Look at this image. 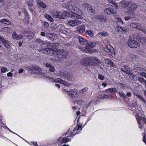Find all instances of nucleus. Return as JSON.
<instances>
[{"instance_id": "nucleus-1", "label": "nucleus", "mask_w": 146, "mask_h": 146, "mask_svg": "<svg viewBox=\"0 0 146 146\" xmlns=\"http://www.w3.org/2000/svg\"><path fill=\"white\" fill-rule=\"evenodd\" d=\"M72 3V1H69L66 3L65 4V7L67 9L73 13L71 14L70 17L74 19H81L82 16L77 14H80L81 11L78 8L73 6Z\"/></svg>"}, {"instance_id": "nucleus-2", "label": "nucleus", "mask_w": 146, "mask_h": 146, "mask_svg": "<svg viewBox=\"0 0 146 146\" xmlns=\"http://www.w3.org/2000/svg\"><path fill=\"white\" fill-rule=\"evenodd\" d=\"M68 55V52L64 51L63 49L59 50L52 52V55L55 56V57L54 58H52L51 60L53 63L58 62L66 58Z\"/></svg>"}, {"instance_id": "nucleus-3", "label": "nucleus", "mask_w": 146, "mask_h": 146, "mask_svg": "<svg viewBox=\"0 0 146 146\" xmlns=\"http://www.w3.org/2000/svg\"><path fill=\"white\" fill-rule=\"evenodd\" d=\"M127 44L130 48H135L139 47L140 46V44L135 40H133L131 38L129 39Z\"/></svg>"}, {"instance_id": "nucleus-4", "label": "nucleus", "mask_w": 146, "mask_h": 146, "mask_svg": "<svg viewBox=\"0 0 146 146\" xmlns=\"http://www.w3.org/2000/svg\"><path fill=\"white\" fill-rule=\"evenodd\" d=\"M131 27L140 30L146 34V29L141 27V24L139 23H132L130 24Z\"/></svg>"}, {"instance_id": "nucleus-5", "label": "nucleus", "mask_w": 146, "mask_h": 146, "mask_svg": "<svg viewBox=\"0 0 146 146\" xmlns=\"http://www.w3.org/2000/svg\"><path fill=\"white\" fill-rule=\"evenodd\" d=\"M136 117L137 121L139 127L141 129H142L143 126L144 124L141 123V122L143 121L146 125V118L137 115Z\"/></svg>"}, {"instance_id": "nucleus-6", "label": "nucleus", "mask_w": 146, "mask_h": 146, "mask_svg": "<svg viewBox=\"0 0 146 146\" xmlns=\"http://www.w3.org/2000/svg\"><path fill=\"white\" fill-rule=\"evenodd\" d=\"M38 50L39 52L43 51L44 53L45 54H49L50 53V55H51L52 54V52H56L54 49L53 50V49L50 48H48L45 49L43 48H41Z\"/></svg>"}, {"instance_id": "nucleus-7", "label": "nucleus", "mask_w": 146, "mask_h": 146, "mask_svg": "<svg viewBox=\"0 0 146 146\" xmlns=\"http://www.w3.org/2000/svg\"><path fill=\"white\" fill-rule=\"evenodd\" d=\"M93 18L95 20H100L101 21L106 22L107 21L106 17L103 15H95L93 17Z\"/></svg>"}, {"instance_id": "nucleus-8", "label": "nucleus", "mask_w": 146, "mask_h": 146, "mask_svg": "<svg viewBox=\"0 0 146 146\" xmlns=\"http://www.w3.org/2000/svg\"><path fill=\"white\" fill-rule=\"evenodd\" d=\"M76 19V20H70L68 22V24L70 26L74 27L81 23L82 22L81 21Z\"/></svg>"}, {"instance_id": "nucleus-9", "label": "nucleus", "mask_w": 146, "mask_h": 146, "mask_svg": "<svg viewBox=\"0 0 146 146\" xmlns=\"http://www.w3.org/2000/svg\"><path fill=\"white\" fill-rule=\"evenodd\" d=\"M90 64L91 63L92 65L96 66L100 64L101 63L99 59L96 58L90 57Z\"/></svg>"}, {"instance_id": "nucleus-10", "label": "nucleus", "mask_w": 146, "mask_h": 146, "mask_svg": "<svg viewBox=\"0 0 146 146\" xmlns=\"http://www.w3.org/2000/svg\"><path fill=\"white\" fill-rule=\"evenodd\" d=\"M90 57H85L81 60V64L85 66H90Z\"/></svg>"}, {"instance_id": "nucleus-11", "label": "nucleus", "mask_w": 146, "mask_h": 146, "mask_svg": "<svg viewBox=\"0 0 146 146\" xmlns=\"http://www.w3.org/2000/svg\"><path fill=\"white\" fill-rule=\"evenodd\" d=\"M85 30V27L84 25L78 26L76 27V31L80 33H83Z\"/></svg>"}, {"instance_id": "nucleus-12", "label": "nucleus", "mask_w": 146, "mask_h": 146, "mask_svg": "<svg viewBox=\"0 0 146 146\" xmlns=\"http://www.w3.org/2000/svg\"><path fill=\"white\" fill-rule=\"evenodd\" d=\"M139 5L136 3L130 1L129 9L133 10H134L136 9L138 7Z\"/></svg>"}, {"instance_id": "nucleus-13", "label": "nucleus", "mask_w": 146, "mask_h": 146, "mask_svg": "<svg viewBox=\"0 0 146 146\" xmlns=\"http://www.w3.org/2000/svg\"><path fill=\"white\" fill-rule=\"evenodd\" d=\"M82 7L84 8H87L88 11L91 13L94 14L95 13L94 11L93 10L91 6L88 4L86 3H84L82 4Z\"/></svg>"}, {"instance_id": "nucleus-14", "label": "nucleus", "mask_w": 146, "mask_h": 146, "mask_svg": "<svg viewBox=\"0 0 146 146\" xmlns=\"http://www.w3.org/2000/svg\"><path fill=\"white\" fill-rule=\"evenodd\" d=\"M80 130V131H81L82 130V129L81 128V127L80 126H76L75 127L74 129H73V130L72 131L71 130V129H69V131H71V132L70 133V134L69 135H67L66 136L67 137H69V136H70V137H71V136H73V132L75 131L76 130H77V134H78V133H79V132H78H78H79V130Z\"/></svg>"}, {"instance_id": "nucleus-15", "label": "nucleus", "mask_w": 146, "mask_h": 146, "mask_svg": "<svg viewBox=\"0 0 146 146\" xmlns=\"http://www.w3.org/2000/svg\"><path fill=\"white\" fill-rule=\"evenodd\" d=\"M25 36L27 37L29 39H31L34 36V33L29 31H24L23 33Z\"/></svg>"}, {"instance_id": "nucleus-16", "label": "nucleus", "mask_w": 146, "mask_h": 146, "mask_svg": "<svg viewBox=\"0 0 146 146\" xmlns=\"http://www.w3.org/2000/svg\"><path fill=\"white\" fill-rule=\"evenodd\" d=\"M77 38L79 43L82 45H85L87 44L88 42L85 38L80 36H78Z\"/></svg>"}, {"instance_id": "nucleus-17", "label": "nucleus", "mask_w": 146, "mask_h": 146, "mask_svg": "<svg viewBox=\"0 0 146 146\" xmlns=\"http://www.w3.org/2000/svg\"><path fill=\"white\" fill-rule=\"evenodd\" d=\"M68 94L71 97L74 98L78 96V94L74 91H70L67 92Z\"/></svg>"}, {"instance_id": "nucleus-18", "label": "nucleus", "mask_w": 146, "mask_h": 146, "mask_svg": "<svg viewBox=\"0 0 146 146\" xmlns=\"http://www.w3.org/2000/svg\"><path fill=\"white\" fill-rule=\"evenodd\" d=\"M70 139L68 138H63L60 137L58 140V142L60 144H62L64 143H66L70 141Z\"/></svg>"}, {"instance_id": "nucleus-19", "label": "nucleus", "mask_w": 146, "mask_h": 146, "mask_svg": "<svg viewBox=\"0 0 146 146\" xmlns=\"http://www.w3.org/2000/svg\"><path fill=\"white\" fill-rule=\"evenodd\" d=\"M12 36L13 38L17 40H19L23 38V36L22 35H18L15 32H14L12 34Z\"/></svg>"}, {"instance_id": "nucleus-20", "label": "nucleus", "mask_w": 146, "mask_h": 146, "mask_svg": "<svg viewBox=\"0 0 146 146\" xmlns=\"http://www.w3.org/2000/svg\"><path fill=\"white\" fill-rule=\"evenodd\" d=\"M117 90L114 88H108L105 90V92L110 94H114L117 92Z\"/></svg>"}, {"instance_id": "nucleus-21", "label": "nucleus", "mask_w": 146, "mask_h": 146, "mask_svg": "<svg viewBox=\"0 0 146 146\" xmlns=\"http://www.w3.org/2000/svg\"><path fill=\"white\" fill-rule=\"evenodd\" d=\"M46 36L49 37L50 40L55 39L57 38V35L55 33H47Z\"/></svg>"}, {"instance_id": "nucleus-22", "label": "nucleus", "mask_w": 146, "mask_h": 146, "mask_svg": "<svg viewBox=\"0 0 146 146\" xmlns=\"http://www.w3.org/2000/svg\"><path fill=\"white\" fill-rule=\"evenodd\" d=\"M104 12L106 13L109 15L116 13L113 10V9L111 8H106L105 9Z\"/></svg>"}, {"instance_id": "nucleus-23", "label": "nucleus", "mask_w": 146, "mask_h": 146, "mask_svg": "<svg viewBox=\"0 0 146 146\" xmlns=\"http://www.w3.org/2000/svg\"><path fill=\"white\" fill-rule=\"evenodd\" d=\"M59 74L60 76L62 77L64 79H66L68 75L69 74V72L65 71L62 70L59 72Z\"/></svg>"}, {"instance_id": "nucleus-24", "label": "nucleus", "mask_w": 146, "mask_h": 146, "mask_svg": "<svg viewBox=\"0 0 146 146\" xmlns=\"http://www.w3.org/2000/svg\"><path fill=\"white\" fill-rule=\"evenodd\" d=\"M51 45V43L48 42L44 41L43 43L41 44V48L45 49L50 47Z\"/></svg>"}, {"instance_id": "nucleus-25", "label": "nucleus", "mask_w": 146, "mask_h": 146, "mask_svg": "<svg viewBox=\"0 0 146 146\" xmlns=\"http://www.w3.org/2000/svg\"><path fill=\"white\" fill-rule=\"evenodd\" d=\"M120 70L122 71L125 73L127 74H129V72H130V69L127 65H125L123 68H121Z\"/></svg>"}, {"instance_id": "nucleus-26", "label": "nucleus", "mask_w": 146, "mask_h": 146, "mask_svg": "<svg viewBox=\"0 0 146 146\" xmlns=\"http://www.w3.org/2000/svg\"><path fill=\"white\" fill-rule=\"evenodd\" d=\"M136 39L141 43H143L144 42L146 43V38L144 37H140L139 36L137 35L136 37Z\"/></svg>"}, {"instance_id": "nucleus-27", "label": "nucleus", "mask_w": 146, "mask_h": 146, "mask_svg": "<svg viewBox=\"0 0 146 146\" xmlns=\"http://www.w3.org/2000/svg\"><path fill=\"white\" fill-rule=\"evenodd\" d=\"M87 44L85 46L86 48V49H89L94 47L95 46L96 43L94 42H90Z\"/></svg>"}, {"instance_id": "nucleus-28", "label": "nucleus", "mask_w": 146, "mask_h": 146, "mask_svg": "<svg viewBox=\"0 0 146 146\" xmlns=\"http://www.w3.org/2000/svg\"><path fill=\"white\" fill-rule=\"evenodd\" d=\"M45 66L48 68L49 69V71L50 72H54L55 70L54 67L49 63H46L45 65Z\"/></svg>"}, {"instance_id": "nucleus-29", "label": "nucleus", "mask_w": 146, "mask_h": 146, "mask_svg": "<svg viewBox=\"0 0 146 146\" xmlns=\"http://www.w3.org/2000/svg\"><path fill=\"white\" fill-rule=\"evenodd\" d=\"M2 42L4 46L7 48H9L11 46V43H10L8 40L4 39H3Z\"/></svg>"}, {"instance_id": "nucleus-30", "label": "nucleus", "mask_w": 146, "mask_h": 146, "mask_svg": "<svg viewBox=\"0 0 146 146\" xmlns=\"http://www.w3.org/2000/svg\"><path fill=\"white\" fill-rule=\"evenodd\" d=\"M86 34L87 35L92 37L94 36V33L93 31L90 30H88L85 32Z\"/></svg>"}, {"instance_id": "nucleus-31", "label": "nucleus", "mask_w": 146, "mask_h": 146, "mask_svg": "<svg viewBox=\"0 0 146 146\" xmlns=\"http://www.w3.org/2000/svg\"><path fill=\"white\" fill-rule=\"evenodd\" d=\"M115 22L117 24L119 25H123V23L120 18L117 17L115 19Z\"/></svg>"}, {"instance_id": "nucleus-32", "label": "nucleus", "mask_w": 146, "mask_h": 146, "mask_svg": "<svg viewBox=\"0 0 146 146\" xmlns=\"http://www.w3.org/2000/svg\"><path fill=\"white\" fill-rule=\"evenodd\" d=\"M98 98L103 99L106 98H109L110 96L109 95H106L105 94H100L98 96Z\"/></svg>"}, {"instance_id": "nucleus-33", "label": "nucleus", "mask_w": 146, "mask_h": 146, "mask_svg": "<svg viewBox=\"0 0 146 146\" xmlns=\"http://www.w3.org/2000/svg\"><path fill=\"white\" fill-rule=\"evenodd\" d=\"M61 19H65L67 18L68 15V13L66 11L61 12Z\"/></svg>"}, {"instance_id": "nucleus-34", "label": "nucleus", "mask_w": 146, "mask_h": 146, "mask_svg": "<svg viewBox=\"0 0 146 146\" xmlns=\"http://www.w3.org/2000/svg\"><path fill=\"white\" fill-rule=\"evenodd\" d=\"M0 22L6 24L8 25H10L11 24V22L10 21L6 19H1L0 21Z\"/></svg>"}, {"instance_id": "nucleus-35", "label": "nucleus", "mask_w": 146, "mask_h": 146, "mask_svg": "<svg viewBox=\"0 0 146 146\" xmlns=\"http://www.w3.org/2000/svg\"><path fill=\"white\" fill-rule=\"evenodd\" d=\"M127 74L129 75V77L131 80L134 81L136 80V77L135 75L132 74L130 72Z\"/></svg>"}, {"instance_id": "nucleus-36", "label": "nucleus", "mask_w": 146, "mask_h": 146, "mask_svg": "<svg viewBox=\"0 0 146 146\" xmlns=\"http://www.w3.org/2000/svg\"><path fill=\"white\" fill-rule=\"evenodd\" d=\"M104 51L108 53H109L110 52H111V53H112V52H113V50L111 49L110 48V46H108L105 47L104 48Z\"/></svg>"}, {"instance_id": "nucleus-37", "label": "nucleus", "mask_w": 146, "mask_h": 146, "mask_svg": "<svg viewBox=\"0 0 146 146\" xmlns=\"http://www.w3.org/2000/svg\"><path fill=\"white\" fill-rule=\"evenodd\" d=\"M37 3L38 5L42 7L45 8H46V5L43 2L40 1L39 0L37 1Z\"/></svg>"}, {"instance_id": "nucleus-38", "label": "nucleus", "mask_w": 146, "mask_h": 146, "mask_svg": "<svg viewBox=\"0 0 146 146\" xmlns=\"http://www.w3.org/2000/svg\"><path fill=\"white\" fill-rule=\"evenodd\" d=\"M74 77L72 74L69 73V74L68 75L66 79H67L68 80L71 81L74 80Z\"/></svg>"}, {"instance_id": "nucleus-39", "label": "nucleus", "mask_w": 146, "mask_h": 146, "mask_svg": "<svg viewBox=\"0 0 146 146\" xmlns=\"http://www.w3.org/2000/svg\"><path fill=\"white\" fill-rule=\"evenodd\" d=\"M34 65H27L25 66V68L26 70H33V69L34 68L33 67Z\"/></svg>"}, {"instance_id": "nucleus-40", "label": "nucleus", "mask_w": 146, "mask_h": 146, "mask_svg": "<svg viewBox=\"0 0 146 146\" xmlns=\"http://www.w3.org/2000/svg\"><path fill=\"white\" fill-rule=\"evenodd\" d=\"M49 78L50 79H52V82H58L60 83L61 80V79L60 78H52L51 77H50Z\"/></svg>"}, {"instance_id": "nucleus-41", "label": "nucleus", "mask_w": 146, "mask_h": 146, "mask_svg": "<svg viewBox=\"0 0 146 146\" xmlns=\"http://www.w3.org/2000/svg\"><path fill=\"white\" fill-rule=\"evenodd\" d=\"M123 5L124 7H126L128 6H129L130 1H122Z\"/></svg>"}, {"instance_id": "nucleus-42", "label": "nucleus", "mask_w": 146, "mask_h": 146, "mask_svg": "<svg viewBox=\"0 0 146 146\" xmlns=\"http://www.w3.org/2000/svg\"><path fill=\"white\" fill-rule=\"evenodd\" d=\"M138 79L139 81L141 83L144 84L146 85V81L143 78L141 77H138Z\"/></svg>"}, {"instance_id": "nucleus-43", "label": "nucleus", "mask_w": 146, "mask_h": 146, "mask_svg": "<svg viewBox=\"0 0 146 146\" xmlns=\"http://www.w3.org/2000/svg\"><path fill=\"white\" fill-rule=\"evenodd\" d=\"M2 30L3 31L7 33H10L11 30L10 28L7 27H4L2 29Z\"/></svg>"}, {"instance_id": "nucleus-44", "label": "nucleus", "mask_w": 146, "mask_h": 146, "mask_svg": "<svg viewBox=\"0 0 146 146\" xmlns=\"http://www.w3.org/2000/svg\"><path fill=\"white\" fill-rule=\"evenodd\" d=\"M60 83L63 84V85L67 86H70V84L68 83L67 82L61 79Z\"/></svg>"}, {"instance_id": "nucleus-45", "label": "nucleus", "mask_w": 146, "mask_h": 146, "mask_svg": "<svg viewBox=\"0 0 146 146\" xmlns=\"http://www.w3.org/2000/svg\"><path fill=\"white\" fill-rule=\"evenodd\" d=\"M120 29H121V31L126 32L128 31L129 30V28L128 27H120Z\"/></svg>"}, {"instance_id": "nucleus-46", "label": "nucleus", "mask_w": 146, "mask_h": 146, "mask_svg": "<svg viewBox=\"0 0 146 146\" xmlns=\"http://www.w3.org/2000/svg\"><path fill=\"white\" fill-rule=\"evenodd\" d=\"M102 36H107L108 35V33L107 32H103L100 33L98 34Z\"/></svg>"}, {"instance_id": "nucleus-47", "label": "nucleus", "mask_w": 146, "mask_h": 146, "mask_svg": "<svg viewBox=\"0 0 146 146\" xmlns=\"http://www.w3.org/2000/svg\"><path fill=\"white\" fill-rule=\"evenodd\" d=\"M105 61L106 63L108 64L109 65H110V66H113V62L110 61L108 59H106Z\"/></svg>"}, {"instance_id": "nucleus-48", "label": "nucleus", "mask_w": 146, "mask_h": 146, "mask_svg": "<svg viewBox=\"0 0 146 146\" xmlns=\"http://www.w3.org/2000/svg\"><path fill=\"white\" fill-rule=\"evenodd\" d=\"M117 85L118 86H120V87L123 89H125L126 87V86L125 84L122 83H118L117 84Z\"/></svg>"}, {"instance_id": "nucleus-49", "label": "nucleus", "mask_w": 146, "mask_h": 146, "mask_svg": "<svg viewBox=\"0 0 146 146\" xmlns=\"http://www.w3.org/2000/svg\"><path fill=\"white\" fill-rule=\"evenodd\" d=\"M119 96L123 98H125L126 97V96L122 92H119L118 93Z\"/></svg>"}, {"instance_id": "nucleus-50", "label": "nucleus", "mask_w": 146, "mask_h": 146, "mask_svg": "<svg viewBox=\"0 0 146 146\" xmlns=\"http://www.w3.org/2000/svg\"><path fill=\"white\" fill-rule=\"evenodd\" d=\"M136 95L138 98L140 99L143 102H145V100L144 98L141 96L140 95L138 94H137Z\"/></svg>"}, {"instance_id": "nucleus-51", "label": "nucleus", "mask_w": 146, "mask_h": 146, "mask_svg": "<svg viewBox=\"0 0 146 146\" xmlns=\"http://www.w3.org/2000/svg\"><path fill=\"white\" fill-rule=\"evenodd\" d=\"M84 101L82 100H77L75 101V102H76L77 104L80 106L82 105V104L83 103Z\"/></svg>"}, {"instance_id": "nucleus-52", "label": "nucleus", "mask_w": 146, "mask_h": 146, "mask_svg": "<svg viewBox=\"0 0 146 146\" xmlns=\"http://www.w3.org/2000/svg\"><path fill=\"white\" fill-rule=\"evenodd\" d=\"M33 67L34 68L33 69V70H35L37 71H39L40 70V68L37 66L34 65Z\"/></svg>"}, {"instance_id": "nucleus-53", "label": "nucleus", "mask_w": 146, "mask_h": 146, "mask_svg": "<svg viewBox=\"0 0 146 146\" xmlns=\"http://www.w3.org/2000/svg\"><path fill=\"white\" fill-rule=\"evenodd\" d=\"M58 13V11H56L53 13V16L54 18H57Z\"/></svg>"}, {"instance_id": "nucleus-54", "label": "nucleus", "mask_w": 146, "mask_h": 146, "mask_svg": "<svg viewBox=\"0 0 146 146\" xmlns=\"http://www.w3.org/2000/svg\"><path fill=\"white\" fill-rule=\"evenodd\" d=\"M88 90V88H85L84 89H81L80 90V92L83 93L85 92H87Z\"/></svg>"}, {"instance_id": "nucleus-55", "label": "nucleus", "mask_w": 146, "mask_h": 146, "mask_svg": "<svg viewBox=\"0 0 146 146\" xmlns=\"http://www.w3.org/2000/svg\"><path fill=\"white\" fill-rule=\"evenodd\" d=\"M7 70V68L6 67H3L1 70V71L3 73L5 72Z\"/></svg>"}, {"instance_id": "nucleus-56", "label": "nucleus", "mask_w": 146, "mask_h": 146, "mask_svg": "<svg viewBox=\"0 0 146 146\" xmlns=\"http://www.w3.org/2000/svg\"><path fill=\"white\" fill-rule=\"evenodd\" d=\"M98 78L101 80H104V77L102 74H99L98 76Z\"/></svg>"}, {"instance_id": "nucleus-57", "label": "nucleus", "mask_w": 146, "mask_h": 146, "mask_svg": "<svg viewBox=\"0 0 146 146\" xmlns=\"http://www.w3.org/2000/svg\"><path fill=\"white\" fill-rule=\"evenodd\" d=\"M44 41H42V40L40 39L39 38L37 39L36 40V42L37 43H39V44H42L43 43V42Z\"/></svg>"}, {"instance_id": "nucleus-58", "label": "nucleus", "mask_w": 146, "mask_h": 146, "mask_svg": "<svg viewBox=\"0 0 146 146\" xmlns=\"http://www.w3.org/2000/svg\"><path fill=\"white\" fill-rule=\"evenodd\" d=\"M108 1L114 5H117V3H116L113 1V0H108Z\"/></svg>"}, {"instance_id": "nucleus-59", "label": "nucleus", "mask_w": 146, "mask_h": 146, "mask_svg": "<svg viewBox=\"0 0 146 146\" xmlns=\"http://www.w3.org/2000/svg\"><path fill=\"white\" fill-rule=\"evenodd\" d=\"M33 4V3L32 0H30L28 2V5L30 6H32Z\"/></svg>"}, {"instance_id": "nucleus-60", "label": "nucleus", "mask_w": 146, "mask_h": 146, "mask_svg": "<svg viewBox=\"0 0 146 146\" xmlns=\"http://www.w3.org/2000/svg\"><path fill=\"white\" fill-rule=\"evenodd\" d=\"M130 56L131 58L133 60L135 59L136 57V56L133 54H131Z\"/></svg>"}, {"instance_id": "nucleus-61", "label": "nucleus", "mask_w": 146, "mask_h": 146, "mask_svg": "<svg viewBox=\"0 0 146 146\" xmlns=\"http://www.w3.org/2000/svg\"><path fill=\"white\" fill-rule=\"evenodd\" d=\"M25 18L27 21H28L29 20V18L28 13H27L26 15H25Z\"/></svg>"}, {"instance_id": "nucleus-62", "label": "nucleus", "mask_w": 146, "mask_h": 146, "mask_svg": "<svg viewBox=\"0 0 146 146\" xmlns=\"http://www.w3.org/2000/svg\"><path fill=\"white\" fill-rule=\"evenodd\" d=\"M143 141L144 143L145 144V145H146V139H145V135L143 137Z\"/></svg>"}, {"instance_id": "nucleus-63", "label": "nucleus", "mask_w": 146, "mask_h": 146, "mask_svg": "<svg viewBox=\"0 0 146 146\" xmlns=\"http://www.w3.org/2000/svg\"><path fill=\"white\" fill-rule=\"evenodd\" d=\"M45 17L47 19H48L50 17V16L47 14H45L44 15Z\"/></svg>"}, {"instance_id": "nucleus-64", "label": "nucleus", "mask_w": 146, "mask_h": 146, "mask_svg": "<svg viewBox=\"0 0 146 146\" xmlns=\"http://www.w3.org/2000/svg\"><path fill=\"white\" fill-rule=\"evenodd\" d=\"M143 70V69L141 67H138L137 69V71L139 72V71H142Z\"/></svg>"}]
</instances>
